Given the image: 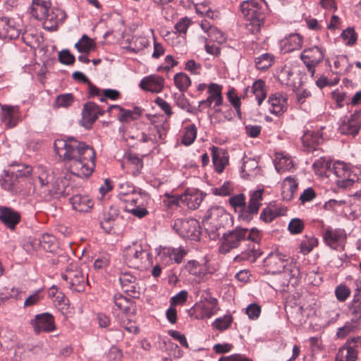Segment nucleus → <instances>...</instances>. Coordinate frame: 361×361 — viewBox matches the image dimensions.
Returning a JSON list of instances; mask_svg holds the SVG:
<instances>
[{"label": "nucleus", "mask_w": 361, "mask_h": 361, "mask_svg": "<svg viewBox=\"0 0 361 361\" xmlns=\"http://www.w3.org/2000/svg\"><path fill=\"white\" fill-rule=\"evenodd\" d=\"M249 92H250L252 94L255 95L258 105H261L267 97L265 82L261 79L255 81L250 87V90L249 87H246L245 89V94L247 95Z\"/></svg>", "instance_id": "28"}, {"label": "nucleus", "mask_w": 361, "mask_h": 361, "mask_svg": "<svg viewBox=\"0 0 361 361\" xmlns=\"http://www.w3.org/2000/svg\"><path fill=\"white\" fill-rule=\"evenodd\" d=\"M298 182L295 178L287 177L283 183V197L287 200H291L293 197L294 192L298 189Z\"/></svg>", "instance_id": "36"}, {"label": "nucleus", "mask_w": 361, "mask_h": 361, "mask_svg": "<svg viewBox=\"0 0 361 361\" xmlns=\"http://www.w3.org/2000/svg\"><path fill=\"white\" fill-rule=\"evenodd\" d=\"M285 209H281L274 206L265 207L260 214V219L265 223L271 222L276 217L283 216L286 212Z\"/></svg>", "instance_id": "33"}, {"label": "nucleus", "mask_w": 361, "mask_h": 361, "mask_svg": "<svg viewBox=\"0 0 361 361\" xmlns=\"http://www.w3.org/2000/svg\"><path fill=\"white\" fill-rule=\"evenodd\" d=\"M336 74H345L350 71L352 64L349 63L348 59L345 55H341L336 57L334 62Z\"/></svg>", "instance_id": "38"}, {"label": "nucleus", "mask_w": 361, "mask_h": 361, "mask_svg": "<svg viewBox=\"0 0 361 361\" xmlns=\"http://www.w3.org/2000/svg\"><path fill=\"white\" fill-rule=\"evenodd\" d=\"M335 295L337 300L344 302L350 295V290L345 285H339L335 290Z\"/></svg>", "instance_id": "57"}, {"label": "nucleus", "mask_w": 361, "mask_h": 361, "mask_svg": "<svg viewBox=\"0 0 361 361\" xmlns=\"http://www.w3.org/2000/svg\"><path fill=\"white\" fill-rule=\"evenodd\" d=\"M273 62V55L266 53L255 59V66L259 70L265 71L272 65Z\"/></svg>", "instance_id": "42"}, {"label": "nucleus", "mask_w": 361, "mask_h": 361, "mask_svg": "<svg viewBox=\"0 0 361 361\" xmlns=\"http://www.w3.org/2000/svg\"><path fill=\"white\" fill-rule=\"evenodd\" d=\"M20 35V29L16 27L13 19L4 17L0 18V38L16 39Z\"/></svg>", "instance_id": "15"}, {"label": "nucleus", "mask_w": 361, "mask_h": 361, "mask_svg": "<svg viewBox=\"0 0 361 361\" xmlns=\"http://www.w3.org/2000/svg\"><path fill=\"white\" fill-rule=\"evenodd\" d=\"M44 29L50 31L56 30L58 27L57 14L53 11L49 10L43 19Z\"/></svg>", "instance_id": "45"}, {"label": "nucleus", "mask_w": 361, "mask_h": 361, "mask_svg": "<svg viewBox=\"0 0 361 361\" xmlns=\"http://www.w3.org/2000/svg\"><path fill=\"white\" fill-rule=\"evenodd\" d=\"M75 97L71 93H65L56 97L54 106L56 108H68L73 104Z\"/></svg>", "instance_id": "43"}, {"label": "nucleus", "mask_w": 361, "mask_h": 361, "mask_svg": "<svg viewBox=\"0 0 361 361\" xmlns=\"http://www.w3.org/2000/svg\"><path fill=\"white\" fill-rule=\"evenodd\" d=\"M323 141L322 133L319 130H306L302 137V142L307 151H314Z\"/></svg>", "instance_id": "25"}, {"label": "nucleus", "mask_w": 361, "mask_h": 361, "mask_svg": "<svg viewBox=\"0 0 361 361\" xmlns=\"http://www.w3.org/2000/svg\"><path fill=\"white\" fill-rule=\"evenodd\" d=\"M128 163L133 166V175L136 176L140 173L143 166V161L137 157H130L128 159Z\"/></svg>", "instance_id": "60"}, {"label": "nucleus", "mask_w": 361, "mask_h": 361, "mask_svg": "<svg viewBox=\"0 0 361 361\" xmlns=\"http://www.w3.org/2000/svg\"><path fill=\"white\" fill-rule=\"evenodd\" d=\"M357 355L347 349L344 346L339 348L337 355L336 356L335 361H356L357 359Z\"/></svg>", "instance_id": "47"}, {"label": "nucleus", "mask_w": 361, "mask_h": 361, "mask_svg": "<svg viewBox=\"0 0 361 361\" xmlns=\"http://www.w3.org/2000/svg\"><path fill=\"white\" fill-rule=\"evenodd\" d=\"M69 202L73 209L79 212H88L94 205L93 200L89 196L80 194L73 195Z\"/></svg>", "instance_id": "22"}, {"label": "nucleus", "mask_w": 361, "mask_h": 361, "mask_svg": "<svg viewBox=\"0 0 361 361\" xmlns=\"http://www.w3.org/2000/svg\"><path fill=\"white\" fill-rule=\"evenodd\" d=\"M186 269L188 272L196 276H202L204 274V270L198 262L196 260H190L188 262L186 266Z\"/></svg>", "instance_id": "51"}, {"label": "nucleus", "mask_w": 361, "mask_h": 361, "mask_svg": "<svg viewBox=\"0 0 361 361\" xmlns=\"http://www.w3.org/2000/svg\"><path fill=\"white\" fill-rule=\"evenodd\" d=\"M117 218L118 214L116 211H114V213H104L103 215V219L100 222L102 228L106 233H110Z\"/></svg>", "instance_id": "40"}, {"label": "nucleus", "mask_w": 361, "mask_h": 361, "mask_svg": "<svg viewBox=\"0 0 361 361\" xmlns=\"http://www.w3.org/2000/svg\"><path fill=\"white\" fill-rule=\"evenodd\" d=\"M223 87L221 85L217 83H210L208 86L207 92L209 94V97L207 99L210 100L212 103L222 93Z\"/></svg>", "instance_id": "55"}, {"label": "nucleus", "mask_w": 361, "mask_h": 361, "mask_svg": "<svg viewBox=\"0 0 361 361\" xmlns=\"http://www.w3.org/2000/svg\"><path fill=\"white\" fill-rule=\"evenodd\" d=\"M20 214L18 212L8 207H0V221L11 229L14 230L20 221Z\"/></svg>", "instance_id": "17"}, {"label": "nucleus", "mask_w": 361, "mask_h": 361, "mask_svg": "<svg viewBox=\"0 0 361 361\" xmlns=\"http://www.w3.org/2000/svg\"><path fill=\"white\" fill-rule=\"evenodd\" d=\"M114 302L115 306L123 313H134L135 302L121 293L116 294L114 296Z\"/></svg>", "instance_id": "30"}, {"label": "nucleus", "mask_w": 361, "mask_h": 361, "mask_svg": "<svg viewBox=\"0 0 361 361\" xmlns=\"http://www.w3.org/2000/svg\"><path fill=\"white\" fill-rule=\"evenodd\" d=\"M232 322L233 317L231 315H224L223 317L216 319L212 326L220 331H224L229 328Z\"/></svg>", "instance_id": "53"}, {"label": "nucleus", "mask_w": 361, "mask_h": 361, "mask_svg": "<svg viewBox=\"0 0 361 361\" xmlns=\"http://www.w3.org/2000/svg\"><path fill=\"white\" fill-rule=\"evenodd\" d=\"M275 167L278 172L282 173L293 168V162L288 155L277 154Z\"/></svg>", "instance_id": "35"}, {"label": "nucleus", "mask_w": 361, "mask_h": 361, "mask_svg": "<svg viewBox=\"0 0 361 361\" xmlns=\"http://www.w3.org/2000/svg\"><path fill=\"white\" fill-rule=\"evenodd\" d=\"M75 49L80 53L89 54L95 48V43L87 35H83L75 44Z\"/></svg>", "instance_id": "37"}, {"label": "nucleus", "mask_w": 361, "mask_h": 361, "mask_svg": "<svg viewBox=\"0 0 361 361\" xmlns=\"http://www.w3.org/2000/svg\"><path fill=\"white\" fill-rule=\"evenodd\" d=\"M323 238L326 244L332 249H344L346 235L343 229L328 228L323 233Z\"/></svg>", "instance_id": "12"}, {"label": "nucleus", "mask_w": 361, "mask_h": 361, "mask_svg": "<svg viewBox=\"0 0 361 361\" xmlns=\"http://www.w3.org/2000/svg\"><path fill=\"white\" fill-rule=\"evenodd\" d=\"M59 60L61 63L69 66L75 63V58L68 49H63L59 53Z\"/></svg>", "instance_id": "56"}, {"label": "nucleus", "mask_w": 361, "mask_h": 361, "mask_svg": "<svg viewBox=\"0 0 361 361\" xmlns=\"http://www.w3.org/2000/svg\"><path fill=\"white\" fill-rule=\"evenodd\" d=\"M147 133L149 135L151 142L155 144L157 143L159 140L162 141L164 140L166 134V130L163 124L155 125L152 123L148 127Z\"/></svg>", "instance_id": "32"}, {"label": "nucleus", "mask_w": 361, "mask_h": 361, "mask_svg": "<svg viewBox=\"0 0 361 361\" xmlns=\"http://www.w3.org/2000/svg\"><path fill=\"white\" fill-rule=\"evenodd\" d=\"M55 305L61 311L67 310L68 308V299L61 292L55 295Z\"/></svg>", "instance_id": "58"}, {"label": "nucleus", "mask_w": 361, "mask_h": 361, "mask_svg": "<svg viewBox=\"0 0 361 361\" xmlns=\"http://www.w3.org/2000/svg\"><path fill=\"white\" fill-rule=\"evenodd\" d=\"M343 346L355 353L358 355V353L361 350V336L350 337Z\"/></svg>", "instance_id": "50"}, {"label": "nucleus", "mask_w": 361, "mask_h": 361, "mask_svg": "<svg viewBox=\"0 0 361 361\" xmlns=\"http://www.w3.org/2000/svg\"><path fill=\"white\" fill-rule=\"evenodd\" d=\"M324 56L323 50L317 46L306 49L302 52L300 59L310 73L311 77H314L315 67L323 60Z\"/></svg>", "instance_id": "8"}, {"label": "nucleus", "mask_w": 361, "mask_h": 361, "mask_svg": "<svg viewBox=\"0 0 361 361\" xmlns=\"http://www.w3.org/2000/svg\"><path fill=\"white\" fill-rule=\"evenodd\" d=\"M103 111L97 104L94 102H87L82 109V119L86 128H90L98 118L99 115H103Z\"/></svg>", "instance_id": "18"}, {"label": "nucleus", "mask_w": 361, "mask_h": 361, "mask_svg": "<svg viewBox=\"0 0 361 361\" xmlns=\"http://www.w3.org/2000/svg\"><path fill=\"white\" fill-rule=\"evenodd\" d=\"M240 11L247 18H255L259 23L270 13L267 3L264 0H244L240 4Z\"/></svg>", "instance_id": "5"}, {"label": "nucleus", "mask_w": 361, "mask_h": 361, "mask_svg": "<svg viewBox=\"0 0 361 361\" xmlns=\"http://www.w3.org/2000/svg\"><path fill=\"white\" fill-rule=\"evenodd\" d=\"M51 7V2L44 0H32V16L37 20H43Z\"/></svg>", "instance_id": "29"}, {"label": "nucleus", "mask_w": 361, "mask_h": 361, "mask_svg": "<svg viewBox=\"0 0 361 361\" xmlns=\"http://www.w3.org/2000/svg\"><path fill=\"white\" fill-rule=\"evenodd\" d=\"M1 120L8 128H13L18 123V114L19 107L18 106L4 105L1 106Z\"/></svg>", "instance_id": "23"}, {"label": "nucleus", "mask_w": 361, "mask_h": 361, "mask_svg": "<svg viewBox=\"0 0 361 361\" xmlns=\"http://www.w3.org/2000/svg\"><path fill=\"white\" fill-rule=\"evenodd\" d=\"M30 324L35 334H39L42 332L49 333L56 329L54 317L48 312L35 315V318L30 320Z\"/></svg>", "instance_id": "10"}, {"label": "nucleus", "mask_w": 361, "mask_h": 361, "mask_svg": "<svg viewBox=\"0 0 361 361\" xmlns=\"http://www.w3.org/2000/svg\"><path fill=\"white\" fill-rule=\"evenodd\" d=\"M212 162L215 171L221 173L224 171L226 166L228 164V152L219 147L212 146L211 147Z\"/></svg>", "instance_id": "19"}, {"label": "nucleus", "mask_w": 361, "mask_h": 361, "mask_svg": "<svg viewBox=\"0 0 361 361\" xmlns=\"http://www.w3.org/2000/svg\"><path fill=\"white\" fill-rule=\"evenodd\" d=\"M356 327V324L354 322H346L343 327L338 329L336 335L338 338H344L348 334L354 331Z\"/></svg>", "instance_id": "59"}, {"label": "nucleus", "mask_w": 361, "mask_h": 361, "mask_svg": "<svg viewBox=\"0 0 361 361\" xmlns=\"http://www.w3.org/2000/svg\"><path fill=\"white\" fill-rule=\"evenodd\" d=\"M149 253L142 248L140 244L133 243L128 246L124 250V257L126 261L130 266H138L142 264L145 258H149Z\"/></svg>", "instance_id": "11"}, {"label": "nucleus", "mask_w": 361, "mask_h": 361, "mask_svg": "<svg viewBox=\"0 0 361 361\" xmlns=\"http://www.w3.org/2000/svg\"><path fill=\"white\" fill-rule=\"evenodd\" d=\"M139 85L145 91L159 93L164 88V78L158 75H150L143 78Z\"/></svg>", "instance_id": "16"}, {"label": "nucleus", "mask_w": 361, "mask_h": 361, "mask_svg": "<svg viewBox=\"0 0 361 361\" xmlns=\"http://www.w3.org/2000/svg\"><path fill=\"white\" fill-rule=\"evenodd\" d=\"M270 112L276 116H280L287 110V97L280 92L270 95L269 100Z\"/></svg>", "instance_id": "20"}, {"label": "nucleus", "mask_w": 361, "mask_h": 361, "mask_svg": "<svg viewBox=\"0 0 361 361\" xmlns=\"http://www.w3.org/2000/svg\"><path fill=\"white\" fill-rule=\"evenodd\" d=\"M197 135V129L194 124L188 126L185 128L184 135L182 140L185 145H191L195 140Z\"/></svg>", "instance_id": "49"}, {"label": "nucleus", "mask_w": 361, "mask_h": 361, "mask_svg": "<svg viewBox=\"0 0 361 361\" xmlns=\"http://www.w3.org/2000/svg\"><path fill=\"white\" fill-rule=\"evenodd\" d=\"M14 171H5L4 176L0 178V185L1 188L6 190H13L15 185Z\"/></svg>", "instance_id": "48"}, {"label": "nucleus", "mask_w": 361, "mask_h": 361, "mask_svg": "<svg viewBox=\"0 0 361 361\" xmlns=\"http://www.w3.org/2000/svg\"><path fill=\"white\" fill-rule=\"evenodd\" d=\"M187 255V251L183 248H171L165 247L160 253V257L166 262L174 261L177 264H180L183 257Z\"/></svg>", "instance_id": "27"}, {"label": "nucleus", "mask_w": 361, "mask_h": 361, "mask_svg": "<svg viewBox=\"0 0 361 361\" xmlns=\"http://www.w3.org/2000/svg\"><path fill=\"white\" fill-rule=\"evenodd\" d=\"M113 109H118L119 114L118 115V119L121 123H129L131 121L138 119L142 115V109L135 106L132 110L125 109L124 108L118 105H111L109 107L108 111L110 112Z\"/></svg>", "instance_id": "21"}, {"label": "nucleus", "mask_w": 361, "mask_h": 361, "mask_svg": "<svg viewBox=\"0 0 361 361\" xmlns=\"http://www.w3.org/2000/svg\"><path fill=\"white\" fill-rule=\"evenodd\" d=\"M217 304L216 298H205L204 301L202 300L200 302L196 303L195 308L201 311V318H209L216 313Z\"/></svg>", "instance_id": "26"}, {"label": "nucleus", "mask_w": 361, "mask_h": 361, "mask_svg": "<svg viewBox=\"0 0 361 361\" xmlns=\"http://www.w3.org/2000/svg\"><path fill=\"white\" fill-rule=\"evenodd\" d=\"M336 177L335 183L338 188H346L354 183V180L350 178L351 171L348 166L342 161H336L333 164L331 169V175Z\"/></svg>", "instance_id": "9"}, {"label": "nucleus", "mask_w": 361, "mask_h": 361, "mask_svg": "<svg viewBox=\"0 0 361 361\" xmlns=\"http://www.w3.org/2000/svg\"><path fill=\"white\" fill-rule=\"evenodd\" d=\"M125 209L139 219L145 217L149 213L147 209L144 207L142 200L140 202V204H136L133 207L132 204L126 205Z\"/></svg>", "instance_id": "46"}, {"label": "nucleus", "mask_w": 361, "mask_h": 361, "mask_svg": "<svg viewBox=\"0 0 361 361\" xmlns=\"http://www.w3.org/2000/svg\"><path fill=\"white\" fill-rule=\"evenodd\" d=\"M121 96L119 91L114 89H105L103 90V94L99 98L100 102H104L107 99L111 100H116Z\"/></svg>", "instance_id": "61"}, {"label": "nucleus", "mask_w": 361, "mask_h": 361, "mask_svg": "<svg viewBox=\"0 0 361 361\" xmlns=\"http://www.w3.org/2000/svg\"><path fill=\"white\" fill-rule=\"evenodd\" d=\"M174 85L181 92L187 91L191 85L190 77L185 73H178L173 77Z\"/></svg>", "instance_id": "39"}, {"label": "nucleus", "mask_w": 361, "mask_h": 361, "mask_svg": "<svg viewBox=\"0 0 361 361\" xmlns=\"http://www.w3.org/2000/svg\"><path fill=\"white\" fill-rule=\"evenodd\" d=\"M176 105L183 110H185L188 112L192 113L193 112V108L191 107L189 101L184 96V94H181L178 96L176 99Z\"/></svg>", "instance_id": "63"}, {"label": "nucleus", "mask_w": 361, "mask_h": 361, "mask_svg": "<svg viewBox=\"0 0 361 361\" xmlns=\"http://www.w3.org/2000/svg\"><path fill=\"white\" fill-rule=\"evenodd\" d=\"M122 202L126 203V205L132 204V207L136 204H140V202L142 200V194L140 189L135 188V191L128 193L119 198Z\"/></svg>", "instance_id": "44"}, {"label": "nucleus", "mask_w": 361, "mask_h": 361, "mask_svg": "<svg viewBox=\"0 0 361 361\" xmlns=\"http://www.w3.org/2000/svg\"><path fill=\"white\" fill-rule=\"evenodd\" d=\"M264 189H258L250 193L248 204L246 205L245 196L243 193L231 197L228 202L235 210L239 209V218L245 221H250L257 214L262 205Z\"/></svg>", "instance_id": "3"}, {"label": "nucleus", "mask_w": 361, "mask_h": 361, "mask_svg": "<svg viewBox=\"0 0 361 361\" xmlns=\"http://www.w3.org/2000/svg\"><path fill=\"white\" fill-rule=\"evenodd\" d=\"M233 190V183L230 181H226L218 188L212 189V194L218 196H228Z\"/></svg>", "instance_id": "52"}, {"label": "nucleus", "mask_w": 361, "mask_h": 361, "mask_svg": "<svg viewBox=\"0 0 361 361\" xmlns=\"http://www.w3.org/2000/svg\"><path fill=\"white\" fill-rule=\"evenodd\" d=\"M332 165L331 162L325 158L321 157L313 163L312 168L316 173L330 177Z\"/></svg>", "instance_id": "34"}, {"label": "nucleus", "mask_w": 361, "mask_h": 361, "mask_svg": "<svg viewBox=\"0 0 361 361\" xmlns=\"http://www.w3.org/2000/svg\"><path fill=\"white\" fill-rule=\"evenodd\" d=\"M205 196V193L198 190L188 189L183 193V204L190 209H196L200 207Z\"/></svg>", "instance_id": "24"}, {"label": "nucleus", "mask_w": 361, "mask_h": 361, "mask_svg": "<svg viewBox=\"0 0 361 361\" xmlns=\"http://www.w3.org/2000/svg\"><path fill=\"white\" fill-rule=\"evenodd\" d=\"M176 231L183 238L197 240L200 238V227L195 219H178L174 224Z\"/></svg>", "instance_id": "7"}, {"label": "nucleus", "mask_w": 361, "mask_h": 361, "mask_svg": "<svg viewBox=\"0 0 361 361\" xmlns=\"http://www.w3.org/2000/svg\"><path fill=\"white\" fill-rule=\"evenodd\" d=\"M61 276L68 288L75 292H82L88 283L86 276L75 264L69 265Z\"/></svg>", "instance_id": "6"}, {"label": "nucleus", "mask_w": 361, "mask_h": 361, "mask_svg": "<svg viewBox=\"0 0 361 361\" xmlns=\"http://www.w3.org/2000/svg\"><path fill=\"white\" fill-rule=\"evenodd\" d=\"M278 79L283 85L287 86H295V79L292 69L289 67H284L278 75Z\"/></svg>", "instance_id": "41"}, {"label": "nucleus", "mask_w": 361, "mask_h": 361, "mask_svg": "<svg viewBox=\"0 0 361 361\" xmlns=\"http://www.w3.org/2000/svg\"><path fill=\"white\" fill-rule=\"evenodd\" d=\"M118 188L119 191L118 197L120 198L124 195H128V193L130 194V192H134L135 188H136L130 182L124 181L119 183Z\"/></svg>", "instance_id": "62"}, {"label": "nucleus", "mask_w": 361, "mask_h": 361, "mask_svg": "<svg viewBox=\"0 0 361 361\" xmlns=\"http://www.w3.org/2000/svg\"><path fill=\"white\" fill-rule=\"evenodd\" d=\"M54 147L56 153L66 161L71 174L86 178L92 173L96 154L92 147L73 137L58 139Z\"/></svg>", "instance_id": "1"}, {"label": "nucleus", "mask_w": 361, "mask_h": 361, "mask_svg": "<svg viewBox=\"0 0 361 361\" xmlns=\"http://www.w3.org/2000/svg\"><path fill=\"white\" fill-rule=\"evenodd\" d=\"M303 39L298 33L291 34L283 41V49L285 52H291L302 47Z\"/></svg>", "instance_id": "31"}, {"label": "nucleus", "mask_w": 361, "mask_h": 361, "mask_svg": "<svg viewBox=\"0 0 361 361\" xmlns=\"http://www.w3.org/2000/svg\"><path fill=\"white\" fill-rule=\"evenodd\" d=\"M261 239V233L256 228L249 230L245 228L236 227L234 230L224 234L223 241L219 249L222 253H227L231 250L238 247L241 241L247 240L246 248L236 256V259L252 263L262 254L259 245Z\"/></svg>", "instance_id": "2"}, {"label": "nucleus", "mask_w": 361, "mask_h": 361, "mask_svg": "<svg viewBox=\"0 0 361 361\" xmlns=\"http://www.w3.org/2000/svg\"><path fill=\"white\" fill-rule=\"evenodd\" d=\"M361 128V111H356L343 120L339 126L341 134L355 137Z\"/></svg>", "instance_id": "13"}, {"label": "nucleus", "mask_w": 361, "mask_h": 361, "mask_svg": "<svg viewBox=\"0 0 361 361\" xmlns=\"http://www.w3.org/2000/svg\"><path fill=\"white\" fill-rule=\"evenodd\" d=\"M54 241V238L47 233L43 234L39 238L40 246L47 251H51V245Z\"/></svg>", "instance_id": "64"}, {"label": "nucleus", "mask_w": 361, "mask_h": 361, "mask_svg": "<svg viewBox=\"0 0 361 361\" xmlns=\"http://www.w3.org/2000/svg\"><path fill=\"white\" fill-rule=\"evenodd\" d=\"M136 279L135 276L128 272H122L119 276V281L123 290L133 298H138L140 296Z\"/></svg>", "instance_id": "14"}, {"label": "nucleus", "mask_w": 361, "mask_h": 361, "mask_svg": "<svg viewBox=\"0 0 361 361\" xmlns=\"http://www.w3.org/2000/svg\"><path fill=\"white\" fill-rule=\"evenodd\" d=\"M305 227L302 220L298 218H295L289 222L288 229L291 234H299L302 233Z\"/></svg>", "instance_id": "54"}, {"label": "nucleus", "mask_w": 361, "mask_h": 361, "mask_svg": "<svg viewBox=\"0 0 361 361\" xmlns=\"http://www.w3.org/2000/svg\"><path fill=\"white\" fill-rule=\"evenodd\" d=\"M66 179V176H64ZM53 173L47 170H42L38 176V180L44 192L51 196L59 197L68 196L73 193V187L70 185L66 180H61L59 183H54Z\"/></svg>", "instance_id": "4"}]
</instances>
